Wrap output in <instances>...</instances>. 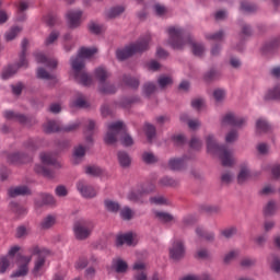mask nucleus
Segmentation results:
<instances>
[{"instance_id":"nucleus-23","label":"nucleus","mask_w":280,"mask_h":280,"mask_svg":"<svg viewBox=\"0 0 280 280\" xmlns=\"http://www.w3.org/2000/svg\"><path fill=\"white\" fill-rule=\"evenodd\" d=\"M124 12H126V9L124 7H121V5L114 7L106 12V18L107 19H117V16L124 14Z\"/></svg>"},{"instance_id":"nucleus-59","label":"nucleus","mask_w":280,"mask_h":280,"mask_svg":"<svg viewBox=\"0 0 280 280\" xmlns=\"http://www.w3.org/2000/svg\"><path fill=\"white\" fill-rule=\"evenodd\" d=\"M226 95V92H224V90H214L213 92V97L215 100V102H222V100H224Z\"/></svg>"},{"instance_id":"nucleus-50","label":"nucleus","mask_w":280,"mask_h":280,"mask_svg":"<svg viewBox=\"0 0 280 280\" xmlns=\"http://www.w3.org/2000/svg\"><path fill=\"white\" fill-rule=\"evenodd\" d=\"M11 209L14 211V213H18V215H23L27 213V209H25L23 206L19 205L18 202H11Z\"/></svg>"},{"instance_id":"nucleus-22","label":"nucleus","mask_w":280,"mask_h":280,"mask_svg":"<svg viewBox=\"0 0 280 280\" xmlns=\"http://www.w3.org/2000/svg\"><path fill=\"white\" fill-rule=\"evenodd\" d=\"M37 78H39V80H51L52 84H56V82H58V79L56 78V75L47 72L45 68H39L37 70Z\"/></svg>"},{"instance_id":"nucleus-14","label":"nucleus","mask_w":280,"mask_h":280,"mask_svg":"<svg viewBox=\"0 0 280 280\" xmlns=\"http://www.w3.org/2000/svg\"><path fill=\"white\" fill-rule=\"evenodd\" d=\"M222 124H228V126L240 128L246 124V118L237 117L234 114L229 113L222 118Z\"/></svg>"},{"instance_id":"nucleus-13","label":"nucleus","mask_w":280,"mask_h":280,"mask_svg":"<svg viewBox=\"0 0 280 280\" xmlns=\"http://www.w3.org/2000/svg\"><path fill=\"white\" fill-rule=\"evenodd\" d=\"M20 261L21 265L19 266V269L11 275L12 279H14V277H25V275L30 272V268L27 266L30 265V261H32V257L21 256Z\"/></svg>"},{"instance_id":"nucleus-45","label":"nucleus","mask_w":280,"mask_h":280,"mask_svg":"<svg viewBox=\"0 0 280 280\" xmlns=\"http://www.w3.org/2000/svg\"><path fill=\"white\" fill-rule=\"evenodd\" d=\"M185 257V244L182 241L176 242V259Z\"/></svg>"},{"instance_id":"nucleus-33","label":"nucleus","mask_w":280,"mask_h":280,"mask_svg":"<svg viewBox=\"0 0 280 280\" xmlns=\"http://www.w3.org/2000/svg\"><path fill=\"white\" fill-rule=\"evenodd\" d=\"M256 130L257 132H269L270 131V125L268 121L264 119H258L256 121Z\"/></svg>"},{"instance_id":"nucleus-60","label":"nucleus","mask_w":280,"mask_h":280,"mask_svg":"<svg viewBox=\"0 0 280 280\" xmlns=\"http://www.w3.org/2000/svg\"><path fill=\"white\" fill-rule=\"evenodd\" d=\"M192 108H196V110H200L201 106H205V100L202 98H195L191 101Z\"/></svg>"},{"instance_id":"nucleus-63","label":"nucleus","mask_w":280,"mask_h":280,"mask_svg":"<svg viewBox=\"0 0 280 280\" xmlns=\"http://www.w3.org/2000/svg\"><path fill=\"white\" fill-rule=\"evenodd\" d=\"M271 174L273 178H280V164H276L272 166Z\"/></svg>"},{"instance_id":"nucleus-61","label":"nucleus","mask_w":280,"mask_h":280,"mask_svg":"<svg viewBox=\"0 0 280 280\" xmlns=\"http://www.w3.org/2000/svg\"><path fill=\"white\" fill-rule=\"evenodd\" d=\"M271 268L275 272H280V259L277 256H272Z\"/></svg>"},{"instance_id":"nucleus-2","label":"nucleus","mask_w":280,"mask_h":280,"mask_svg":"<svg viewBox=\"0 0 280 280\" xmlns=\"http://www.w3.org/2000/svg\"><path fill=\"white\" fill-rule=\"evenodd\" d=\"M119 137H121V143L122 145H125V148H128L135 143L132 137L126 133V125H124V121H116L109 124L107 126L105 143H107V145H113L117 143V139H119Z\"/></svg>"},{"instance_id":"nucleus-37","label":"nucleus","mask_w":280,"mask_h":280,"mask_svg":"<svg viewBox=\"0 0 280 280\" xmlns=\"http://www.w3.org/2000/svg\"><path fill=\"white\" fill-rule=\"evenodd\" d=\"M266 100H280V85H276L273 89L269 90Z\"/></svg>"},{"instance_id":"nucleus-36","label":"nucleus","mask_w":280,"mask_h":280,"mask_svg":"<svg viewBox=\"0 0 280 280\" xmlns=\"http://www.w3.org/2000/svg\"><path fill=\"white\" fill-rule=\"evenodd\" d=\"M167 32H168V45H171L173 49H176V27L175 26L170 27Z\"/></svg>"},{"instance_id":"nucleus-28","label":"nucleus","mask_w":280,"mask_h":280,"mask_svg":"<svg viewBox=\"0 0 280 280\" xmlns=\"http://www.w3.org/2000/svg\"><path fill=\"white\" fill-rule=\"evenodd\" d=\"M40 161L43 165H56V155L52 153H42Z\"/></svg>"},{"instance_id":"nucleus-18","label":"nucleus","mask_w":280,"mask_h":280,"mask_svg":"<svg viewBox=\"0 0 280 280\" xmlns=\"http://www.w3.org/2000/svg\"><path fill=\"white\" fill-rule=\"evenodd\" d=\"M35 59L37 62L46 65V67H49L50 69H56L58 67V60L49 59L42 52L35 54Z\"/></svg>"},{"instance_id":"nucleus-42","label":"nucleus","mask_w":280,"mask_h":280,"mask_svg":"<svg viewBox=\"0 0 280 280\" xmlns=\"http://www.w3.org/2000/svg\"><path fill=\"white\" fill-rule=\"evenodd\" d=\"M42 203H37L38 207H43V205H56V199L54 198V196L49 195V194H42Z\"/></svg>"},{"instance_id":"nucleus-49","label":"nucleus","mask_w":280,"mask_h":280,"mask_svg":"<svg viewBox=\"0 0 280 280\" xmlns=\"http://www.w3.org/2000/svg\"><path fill=\"white\" fill-rule=\"evenodd\" d=\"M279 46H280V39L276 38L272 42H270L269 44H266L262 47V51H264V54H266L267 51H272V49H275L276 47H279Z\"/></svg>"},{"instance_id":"nucleus-1","label":"nucleus","mask_w":280,"mask_h":280,"mask_svg":"<svg viewBox=\"0 0 280 280\" xmlns=\"http://www.w3.org/2000/svg\"><path fill=\"white\" fill-rule=\"evenodd\" d=\"M97 52V48H86L82 47L80 48L78 56L75 58H71V67L72 71L74 72V78L78 82L83 84L84 86H89L91 82H93V79H91V75H89L86 72H84V58H93L95 54Z\"/></svg>"},{"instance_id":"nucleus-44","label":"nucleus","mask_w":280,"mask_h":280,"mask_svg":"<svg viewBox=\"0 0 280 280\" xmlns=\"http://www.w3.org/2000/svg\"><path fill=\"white\" fill-rule=\"evenodd\" d=\"M133 215L135 211L129 207H125L120 210V218H122V220H132Z\"/></svg>"},{"instance_id":"nucleus-21","label":"nucleus","mask_w":280,"mask_h":280,"mask_svg":"<svg viewBox=\"0 0 280 280\" xmlns=\"http://www.w3.org/2000/svg\"><path fill=\"white\" fill-rule=\"evenodd\" d=\"M132 240H135V236L132 235V233L119 235L116 238V245L124 246V244H127V246H132Z\"/></svg>"},{"instance_id":"nucleus-31","label":"nucleus","mask_w":280,"mask_h":280,"mask_svg":"<svg viewBox=\"0 0 280 280\" xmlns=\"http://www.w3.org/2000/svg\"><path fill=\"white\" fill-rule=\"evenodd\" d=\"M12 259H10V256H2L0 257V275H4V272L8 271L10 268Z\"/></svg>"},{"instance_id":"nucleus-56","label":"nucleus","mask_w":280,"mask_h":280,"mask_svg":"<svg viewBox=\"0 0 280 280\" xmlns=\"http://www.w3.org/2000/svg\"><path fill=\"white\" fill-rule=\"evenodd\" d=\"M154 10H155V14L158 16H165V14H167V12H168V10L165 5L159 4V3L154 5Z\"/></svg>"},{"instance_id":"nucleus-4","label":"nucleus","mask_w":280,"mask_h":280,"mask_svg":"<svg viewBox=\"0 0 280 280\" xmlns=\"http://www.w3.org/2000/svg\"><path fill=\"white\" fill-rule=\"evenodd\" d=\"M150 40H152L151 35H145L144 37L140 38L135 44H131L124 49H119L116 51V57L119 60H126L130 58V56H135V54H141V51H147L150 47Z\"/></svg>"},{"instance_id":"nucleus-11","label":"nucleus","mask_w":280,"mask_h":280,"mask_svg":"<svg viewBox=\"0 0 280 280\" xmlns=\"http://www.w3.org/2000/svg\"><path fill=\"white\" fill-rule=\"evenodd\" d=\"M77 189L83 198H95L97 196V191L95 190V188L86 184V182L84 180L78 182Z\"/></svg>"},{"instance_id":"nucleus-15","label":"nucleus","mask_w":280,"mask_h":280,"mask_svg":"<svg viewBox=\"0 0 280 280\" xmlns=\"http://www.w3.org/2000/svg\"><path fill=\"white\" fill-rule=\"evenodd\" d=\"M67 19L72 30L75 27H80V23L82 22V11L80 10L69 11L67 13Z\"/></svg>"},{"instance_id":"nucleus-46","label":"nucleus","mask_w":280,"mask_h":280,"mask_svg":"<svg viewBox=\"0 0 280 280\" xmlns=\"http://www.w3.org/2000/svg\"><path fill=\"white\" fill-rule=\"evenodd\" d=\"M105 208L112 213H117V211H119V205L117 203V201L113 200H105Z\"/></svg>"},{"instance_id":"nucleus-3","label":"nucleus","mask_w":280,"mask_h":280,"mask_svg":"<svg viewBox=\"0 0 280 280\" xmlns=\"http://www.w3.org/2000/svg\"><path fill=\"white\" fill-rule=\"evenodd\" d=\"M206 143L209 154H219L223 167H231L233 165V155L225 144H218L215 138L211 135L206 138Z\"/></svg>"},{"instance_id":"nucleus-30","label":"nucleus","mask_w":280,"mask_h":280,"mask_svg":"<svg viewBox=\"0 0 280 280\" xmlns=\"http://www.w3.org/2000/svg\"><path fill=\"white\" fill-rule=\"evenodd\" d=\"M35 172L42 174V176H45L46 178H54V172L45 165H36Z\"/></svg>"},{"instance_id":"nucleus-7","label":"nucleus","mask_w":280,"mask_h":280,"mask_svg":"<svg viewBox=\"0 0 280 280\" xmlns=\"http://www.w3.org/2000/svg\"><path fill=\"white\" fill-rule=\"evenodd\" d=\"M95 78L96 80H98L101 84L100 86L101 93H108V94L117 93V88L114 84L106 83V80L110 78V72H108L106 68L104 67L96 68Z\"/></svg>"},{"instance_id":"nucleus-6","label":"nucleus","mask_w":280,"mask_h":280,"mask_svg":"<svg viewBox=\"0 0 280 280\" xmlns=\"http://www.w3.org/2000/svg\"><path fill=\"white\" fill-rule=\"evenodd\" d=\"M27 45L30 42L27 39L22 40V54L20 55V61L18 65L9 66L3 69L1 78L2 80H8L19 71V69L24 68L27 69V59L25 58V52L27 51Z\"/></svg>"},{"instance_id":"nucleus-43","label":"nucleus","mask_w":280,"mask_h":280,"mask_svg":"<svg viewBox=\"0 0 280 280\" xmlns=\"http://www.w3.org/2000/svg\"><path fill=\"white\" fill-rule=\"evenodd\" d=\"M56 224V218L54 215H47L43 221H42V229H51Z\"/></svg>"},{"instance_id":"nucleus-5","label":"nucleus","mask_w":280,"mask_h":280,"mask_svg":"<svg viewBox=\"0 0 280 280\" xmlns=\"http://www.w3.org/2000/svg\"><path fill=\"white\" fill-rule=\"evenodd\" d=\"M184 45H191L194 56H202L205 54V45L194 42V37L185 33L184 30H176V49H182Z\"/></svg>"},{"instance_id":"nucleus-52","label":"nucleus","mask_w":280,"mask_h":280,"mask_svg":"<svg viewBox=\"0 0 280 280\" xmlns=\"http://www.w3.org/2000/svg\"><path fill=\"white\" fill-rule=\"evenodd\" d=\"M237 229L236 228H226L221 231V235L225 237L226 240H230V237H233V235H236Z\"/></svg>"},{"instance_id":"nucleus-58","label":"nucleus","mask_w":280,"mask_h":280,"mask_svg":"<svg viewBox=\"0 0 280 280\" xmlns=\"http://www.w3.org/2000/svg\"><path fill=\"white\" fill-rule=\"evenodd\" d=\"M30 234V229L25 228L24 225H21L16 229V237H27Z\"/></svg>"},{"instance_id":"nucleus-48","label":"nucleus","mask_w":280,"mask_h":280,"mask_svg":"<svg viewBox=\"0 0 280 280\" xmlns=\"http://www.w3.org/2000/svg\"><path fill=\"white\" fill-rule=\"evenodd\" d=\"M275 211H277V203L269 201L264 209L265 215H275Z\"/></svg>"},{"instance_id":"nucleus-8","label":"nucleus","mask_w":280,"mask_h":280,"mask_svg":"<svg viewBox=\"0 0 280 280\" xmlns=\"http://www.w3.org/2000/svg\"><path fill=\"white\" fill-rule=\"evenodd\" d=\"M80 128V122L75 121L72 124H69L67 126L60 127V124H58L56 120H48L44 125V131L47 132V135L51 132H73V130H78Z\"/></svg>"},{"instance_id":"nucleus-24","label":"nucleus","mask_w":280,"mask_h":280,"mask_svg":"<svg viewBox=\"0 0 280 280\" xmlns=\"http://www.w3.org/2000/svg\"><path fill=\"white\" fill-rule=\"evenodd\" d=\"M118 162L121 167H130V163H132V160L130 159V155H128V153L119 151Z\"/></svg>"},{"instance_id":"nucleus-9","label":"nucleus","mask_w":280,"mask_h":280,"mask_svg":"<svg viewBox=\"0 0 280 280\" xmlns=\"http://www.w3.org/2000/svg\"><path fill=\"white\" fill-rule=\"evenodd\" d=\"M93 222L91 221H78L74 223L73 232L77 240H86L93 233Z\"/></svg>"},{"instance_id":"nucleus-40","label":"nucleus","mask_w":280,"mask_h":280,"mask_svg":"<svg viewBox=\"0 0 280 280\" xmlns=\"http://www.w3.org/2000/svg\"><path fill=\"white\" fill-rule=\"evenodd\" d=\"M173 80L171 79V77L167 75H161L158 79V84L160 86V89H166V86H170L171 84H173Z\"/></svg>"},{"instance_id":"nucleus-25","label":"nucleus","mask_w":280,"mask_h":280,"mask_svg":"<svg viewBox=\"0 0 280 280\" xmlns=\"http://www.w3.org/2000/svg\"><path fill=\"white\" fill-rule=\"evenodd\" d=\"M23 31V28H21V26H13L11 27L10 31H8L4 34V38L8 43H10V40H14L16 36H19V34H21V32Z\"/></svg>"},{"instance_id":"nucleus-39","label":"nucleus","mask_w":280,"mask_h":280,"mask_svg":"<svg viewBox=\"0 0 280 280\" xmlns=\"http://www.w3.org/2000/svg\"><path fill=\"white\" fill-rule=\"evenodd\" d=\"M249 177L250 171H248V168L246 167L241 168V172L238 173L237 176L238 184L242 185V183H246V180H248Z\"/></svg>"},{"instance_id":"nucleus-29","label":"nucleus","mask_w":280,"mask_h":280,"mask_svg":"<svg viewBox=\"0 0 280 280\" xmlns=\"http://www.w3.org/2000/svg\"><path fill=\"white\" fill-rule=\"evenodd\" d=\"M142 161L143 163H147V165H152L159 163V158H156L154 153L145 151L142 153Z\"/></svg>"},{"instance_id":"nucleus-20","label":"nucleus","mask_w":280,"mask_h":280,"mask_svg":"<svg viewBox=\"0 0 280 280\" xmlns=\"http://www.w3.org/2000/svg\"><path fill=\"white\" fill-rule=\"evenodd\" d=\"M70 106L72 108H86V106H89V103L86 102L84 95L78 93L77 97L71 101Z\"/></svg>"},{"instance_id":"nucleus-51","label":"nucleus","mask_w":280,"mask_h":280,"mask_svg":"<svg viewBox=\"0 0 280 280\" xmlns=\"http://www.w3.org/2000/svg\"><path fill=\"white\" fill-rule=\"evenodd\" d=\"M58 36H60V33L54 31L49 34V36L45 40V45L49 47V45H54L58 40Z\"/></svg>"},{"instance_id":"nucleus-12","label":"nucleus","mask_w":280,"mask_h":280,"mask_svg":"<svg viewBox=\"0 0 280 280\" xmlns=\"http://www.w3.org/2000/svg\"><path fill=\"white\" fill-rule=\"evenodd\" d=\"M151 191H154V185H150L149 189L131 190L127 198L130 202H143L144 196Z\"/></svg>"},{"instance_id":"nucleus-35","label":"nucleus","mask_w":280,"mask_h":280,"mask_svg":"<svg viewBox=\"0 0 280 280\" xmlns=\"http://www.w3.org/2000/svg\"><path fill=\"white\" fill-rule=\"evenodd\" d=\"M196 233L199 237H202L203 240H207L208 242L213 241V233L205 231L202 228H197Z\"/></svg>"},{"instance_id":"nucleus-57","label":"nucleus","mask_w":280,"mask_h":280,"mask_svg":"<svg viewBox=\"0 0 280 280\" xmlns=\"http://www.w3.org/2000/svg\"><path fill=\"white\" fill-rule=\"evenodd\" d=\"M143 91L145 93V95H152V93H154V91H156V84L149 82L145 83L143 86Z\"/></svg>"},{"instance_id":"nucleus-10","label":"nucleus","mask_w":280,"mask_h":280,"mask_svg":"<svg viewBox=\"0 0 280 280\" xmlns=\"http://www.w3.org/2000/svg\"><path fill=\"white\" fill-rule=\"evenodd\" d=\"M32 254L37 255V259L35 260V266L33 269V275L34 277H40L43 275L42 270L45 266V259L47 255H49V250L35 246L33 247Z\"/></svg>"},{"instance_id":"nucleus-64","label":"nucleus","mask_w":280,"mask_h":280,"mask_svg":"<svg viewBox=\"0 0 280 280\" xmlns=\"http://www.w3.org/2000/svg\"><path fill=\"white\" fill-rule=\"evenodd\" d=\"M135 280H148V273H145V271H138L135 276H133Z\"/></svg>"},{"instance_id":"nucleus-53","label":"nucleus","mask_w":280,"mask_h":280,"mask_svg":"<svg viewBox=\"0 0 280 280\" xmlns=\"http://www.w3.org/2000/svg\"><path fill=\"white\" fill-rule=\"evenodd\" d=\"M206 38H207V40L220 42V40H222V38H224V31H219L214 34H207Z\"/></svg>"},{"instance_id":"nucleus-27","label":"nucleus","mask_w":280,"mask_h":280,"mask_svg":"<svg viewBox=\"0 0 280 280\" xmlns=\"http://www.w3.org/2000/svg\"><path fill=\"white\" fill-rule=\"evenodd\" d=\"M144 132H145L148 142L152 143V141H154V137H156V127H154V125L147 124L144 126Z\"/></svg>"},{"instance_id":"nucleus-62","label":"nucleus","mask_w":280,"mask_h":280,"mask_svg":"<svg viewBox=\"0 0 280 280\" xmlns=\"http://www.w3.org/2000/svg\"><path fill=\"white\" fill-rule=\"evenodd\" d=\"M160 185H162V187H170L171 185H174V179L172 177H163L160 180Z\"/></svg>"},{"instance_id":"nucleus-26","label":"nucleus","mask_w":280,"mask_h":280,"mask_svg":"<svg viewBox=\"0 0 280 280\" xmlns=\"http://www.w3.org/2000/svg\"><path fill=\"white\" fill-rule=\"evenodd\" d=\"M10 163H27L30 158L25 156L23 153H12L9 155Z\"/></svg>"},{"instance_id":"nucleus-16","label":"nucleus","mask_w":280,"mask_h":280,"mask_svg":"<svg viewBox=\"0 0 280 280\" xmlns=\"http://www.w3.org/2000/svg\"><path fill=\"white\" fill-rule=\"evenodd\" d=\"M112 270H115L117 275H126L128 272V262L121 258L113 259Z\"/></svg>"},{"instance_id":"nucleus-55","label":"nucleus","mask_w":280,"mask_h":280,"mask_svg":"<svg viewBox=\"0 0 280 280\" xmlns=\"http://www.w3.org/2000/svg\"><path fill=\"white\" fill-rule=\"evenodd\" d=\"M189 148H191L192 150H200L202 148V140L192 137L189 142Z\"/></svg>"},{"instance_id":"nucleus-19","label":"nucleus","mask_w":280,"mask_h":280,"mask_svg":"<svg viewBox=\"0 0 280 280\" xmlns=\"http://www.w3.org/2000/svg\"><path fill=\"white\" fill-rule=\"evenodd\" d=\"M3 115L5 119H10L12 121H19L20 124H25V121H27V117L25 115L14 113L13 110H5Z\"/></svg>"},{"instance_id":"nucleus-54","label":"nucleus","mask_w":280,"mask_h":280,"mask_svg":"<svg viewBox=\"0 0 280 280\" xmlns=\"http://www.w3.org/2000/svg\"><path fill=\"white\" fill-rule=\"evenodd\" d=\"M85 174H89L90 176H100V174H102V168H100V166H88Z\"/></svg>"},{"instance_id":"nucleus-38","label":"nucleus","mask_w":280,"mask_h":280,"mask_svg":"<svg viewBox=\"0 0 280 280\" xmlns=\"http://www.w3.org/2000/svg\"><path fill=\"white\" fill-rule=\"evenodd\" d=\"M154 213H155V218H158L160 222H172V220H174V217H172V214L167 212L155 211Z\"/></svg>"},{"instance_id":"nucleus-34","label":"nucleus","mask_w":280,"mask_h":280,"mask_svg":"<svg viewBox=\"0 0 280 280\" xmlns=\"http://www.w3.org/2000/svg\"><path fill=\"white\" fill-rule=\"evenodd\" d=\"M122 82L126 84V86H130L131 89H137L139 86V79L130 75H125L122 78Z\"/></svg>"},{"instance_id":"nucleus-41","label":"nucleus","mask_w":280,"mask_h":280,"mask_svg":"<svg viewBox=\"0 0 280 280\" xmlns=\"http://www.w3.org/2000/svg\"><path fill=\"white\" fill-rule=\"evenodd\" d=\"M241 10L243 12H256L257 5L255 3H250L248 1L241 2Z\"/></svg>"},{"instance_id":"nucleus-32","label":"nucleus","mask_w":280,"mask_h":280,"mask_svg":"<svg viewBox=\"0 0 280 280\" xmlns=\"http://www.w3.org/2000/svg\"><path fill=\"white\" fill-rule=\"evenodd\" d=\"M220 79V71L215 69H211L203 75L205 82H213L214 80Z\"/></svg>"},{"instance_id":"nucleus-17","label":"nucleus","mask_w":280,"mask_h":280,"mask_svg":"<svg viewBox=\"0 0 280 280\" xmlns=\"http://www.w3.org/2000/svg\"><path fill=\"white\" fill-rule=\"evenodd\" d=\"M31 191L27 186H16L8 189V196L10 198H16L18 196H30Z\"/></svg>"},{"instance_id":"nucleus-47","label":"nucleus","mask_w":280,"mask_h":280,"mask_svg":"<svg viewBox=\"0 0 280 280\" xmlns=\"http://www.w3.org/2000/svg\"><path fill=\"white\" fill-rule=\"evenodd\" d=\"M84 154H86V149L82 145L77 147L73 152L74 163H78V160L82 159Z\"/></svg>"}]
</instances>
